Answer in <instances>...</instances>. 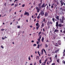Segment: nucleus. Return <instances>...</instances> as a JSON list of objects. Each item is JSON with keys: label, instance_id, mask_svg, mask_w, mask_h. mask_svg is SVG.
I'll return each mask as SVG.
<instances>
[{"label": "nucleus", "instance_id": "obj_32", "mask_svg": "<svg viewBox=\"0 0 65 65\" xmlns=\"http://www.w3.org/2000/svg\"><path fill=\"white\" fill-rule=\"evenodd\" d=\"M39 28V26H37L36 27L37 30H38V28Z\"/></svg>", "mask_w": 65, "mask_h": 65}, {"label": "nucleus", "instance_id": "obj_7", "mask_svg": "<svg viewBox=\"0 0 65 65\" xmlns=\"http://www.w3.org/2000/svg\"><path fill=\"white\" fill-rule=\"evenodd\" d=\"M41 3H40L38 4L39 7L40 8H40H41Z\"/></svg>", "mask_w": 65, "mask_h": 65}, {"label": "nucleus", "instance_id": "obj_5", "mask_svg": "<svg viewBox=\"0 0 65 65\" xmlns=\"http://www.w3.org/2000/svg\"><path fill=\"white\" fill-rule=\"evenodd\" d=\"M45 5V3H43V4H42V5H41V7L42 8H43V7H46V5Z\"/></svg>", "mask_w": 65, "mask_h": 65}, {"label": "nucleus", "instance_id": "obj_22", "mask_svg": "<svg viewBox=\"0 0 65 65\" xmlns=\"http://www.w3.org/2000/svg\"><path fill=\"white\" fill-rule=\"evenodd\" d=\"M57 56H58L57 55H55V58H56V59H57Z\"/></svg>", "mask_w": 65, "mask_h": 65}, {"label": "nucleus", "instance_id": "obj_51", "mask_svg": "<svg viewBox=\"0 0 65 65\" xmlns=\"http://www.w3.org/2000/svg\"><path fill=\"white\" fill-rule=\"evenodd\" d=\"M50 24H53V23H52V22H51V21H50Z\"/></svg>", "mask_w": 65, "mask_h": 65}, {"label": "nucleus", "instance_id": "obj_30", "mask_svg": "<svg viewBox=\"0 0 65 65\" xmlns=\"http://www.w3.org/2000/svg\"><path fill=\"white\" fill-rule=\"evenodd\" d=\"M43 51L44 52L45 54H46V51H45V49H44Z\"/></svg>", "mask_w": 65, "mask_h": 65}, {"label": "nucleus", "instance_id": "obj_37", "mask_svg": "<svg viewBox=\"0 0 65 65\" xmlns=\"http://www.w3.org/2000/svg\"><path fill=\"white\" fill-rule=\"evenodd\" d=\"M52 61V60H51L50 61H49V63H51V62Z\"/></svg>", "mask_w": 65, "mask_h": 65}, {"label": "nucleus", "instance_id": "obj_58", "mask_svg": "<svg viewBox=\"0 0 65 65\" xmlns=\"http://www.w3.org/2000/svg\"><path fill=\"white\" fill-rule=\"evenodd\" d=\"M37 44H39V42H37Z\"/></svg>", "mask_w": 65, "mask_h": 65}, {"label": "nucleus", "instance_id": "obj_45", "mask_svg": "<svg viewBox=\"0 0 65 65\" xmlns=\"http://www.w3.org/2000/svg\"><path fill=\"white\" fill-rule=\"evenodd\" d=\"M58 22H56V25H58Z\"/></svg>", "mask_w": 65, "mask_h": 65}, {"label": "nucleus", "instance_id": "obj_20", "mask_svg": "<svg viewBox=\"0 0 65 65\" xmlns=\"http://www.w3.org/2000/svg\"><path fill=\"white\" fill-rule=\"evenodd\" d=\"M39 62L40 63V64H41L42 63L41 62V59H40L39 60Z\"/></svg>", "mask_w": 65, "mask_h": 65}, {"label": "nucleus", "instance_id": "obj_19", "mask_svg": "<svg viewBox=\"0 0 65 65\" xmlns=\"http://www.w3.org/2000/svg\"><path fill=\"white\" fill-rule=\"evenodd\" d=\"M45 45L46 47H47V48L48 47V45H47V44H45Z\"/></svg>", "mask_w": 65, "mask_h": 65}, {"label": "nucleus", "instance_id": "obj_16", "mask_svg": "<svg viewBox=\"0 0 65 65\" xmlns=\"http://www.w3.org/2000/svg\"><path fill=\"white\" fill-rule=\"evenodd\" d=\"M18 4H15L14 6V7L15 8L17 6H18Z\"/></svg>", "mask_w": 65, "mask_h": 65}, {"label": "nucleus", "instance_id": "obj_2", "mask_svg": "<svg viewBox=\"0 0 65 65\" xmlns=\"http://www.w3.org/2000/svg\"><path fill=\"white\" fill-rule=\"evenodd\" d=\"M61 3V6H62L63 5H64V2L63 1L61 0L60 1Z\"/></svg>", "mask_w": 65, "mask_h": 65}, {"label": "nucleus", "instance_id": "obj_4", "mask_svg": "<svg viewBox=\"0 0 65 65\" xmlns=\"http://www.w3.org/2000/svg\"><path fill=\"white\" fill-rule=\"evenodd\" d=\"M36 9H37V11L38 12H39V9L38 8V7H36Z\"/></svg>", "mask_w": 65, "mask_h": 65}, {"label": "nucleus", "instance_id": "obj_41", "mask_svg": "<svg viewBox=\"0 0 65 65\" xmlns=\"http://www.w3.org/2000/svg\"><path fill=\"white\" fill-rule=\"evenodd\" d=\"M28 60H31V59H30V56H29V57H28Z\"/></svg>", "mask_w": 65, "mask_h": 65}, {"label": "nucleus", "instance_id": "obj_24", "mask_svg": "<svg viewBox=\"0 0 65 65\" xmlns=\"http://www.w3.org/2000/svg\"><path fill=\"white\" fill-rule=\"evenodd\" d=\"M38 57V58H37ZM38 59H39V56H37V57H36V60H37Z\"/></svg>", "mask_w": 65, "mask_h": 65}, {"label": "nucleus", "instance_id": "obj_53", "mask_svg": "<svg viewBox=\"0 0 65 65\" xmlns=\"http://www.w3.org/2000/svg\"><path fill=\"white\" fill-rule=\"evenodd\" d=\"M33 30H34V29H35V27H34L33 28Z\"/></svg>", "mask_w": 65, "mask_h": 65}, {"label": "nucleus", "instance_id": "obj_35", "mask_svg": "<svg viewBox=\"0 0 65 65\" xmlns=\"http://www.w3.org/2000/svg\"><path fill=\"white\" fill-rule=\"evenodd\" d=\"M25 6V4H23L22 5V7H24Z\"/></svg>", "mask_w": 65, "mask_h": 65}, {"label": "nucleus", "instance_id": "obj_6", "mask_svg": "<svg viewBox=\"0 0 65 65\" xmlns=\"http://www.w3.org/2000/svg\"><path fill=\"white\" fill-rule=\"evenodd\" d=\"M59 21L61 23H64V20H61V19H59Z\"/></svg>", "mask_w": 65, "mask_h": 65}, {"label": "nucleus", "instance_id": "obj_11", "mask_svg": "<svg viewBox=\"0 0 65 65\" xmlns=\"http://www.w3.org/2000/svg\"><path fill=\"white\" fill-rule=\"evenodd\" d=\"M41 28H42V27H44V23H42V25H41Z\"/></svg>", "mask_w": 65, "mask_h": 65}, {"label": "nucleus", "instance_id": "obj_55", "mask_svg": "<svg viewBox=\"0 0 65 65\" xmlns=\"http://www.w3.org/2000/svg\"><path fill=\"white\" fill-rule=\"evenodd\" d=\"M20 26H18V28H20Z\"/></svg>", "mask_w": 65, "mask_h": 65}, {"label": "nucleus", "instance_id": "obj_42", "mask_svg": "<svg viewBox=\"0 0 65 65\" xmlns=\"http://www.w3.org/2000/svg\"><path fill=\"white\" fill-rule=\"evenodd\" d=\"M44 37H43L42 39V40H44Z\"/></svg>", "mask_w": 65, "mask_h": 65}, {"label": "nucleus", "instance_id": "obj_1", "mask_svg": "<svg viewBox=\"0 0 65 65\" xmlns=\"http://www.w3.org/2000/svg\"><path fill=\"white\" fill-rule=\"evenodd\" d=\"M44 13L43 10H41L40 13V14L41 15V16H43V15H44Z\"/></svg>", "mask_w": 65, "mask_h": 65}, {"label": "nucleus", "instance_id": "obj_62", "mask_svg": "<svg viewBox=\"0 0 65 65\" xmlns=\"http://www.w3.org/2000/svg\"><path fill=\"white\" fill-rule=\"evenodd\" d=\"M30 28H32V25L30 26Z\"/></svg>", "mask_w": 65, "mask_h": 65}, {"label": "nucleus", "instance_id": "obj_54", "mask_svg": "<svg viewBox=\"0 0 65 65\" xmlns=\"http://www.w3.org/2000/svg\"><path fill=\"white\" fill-rule=\"evenodd\" d=\"M47 65H49V63H48V61L47 62Z\"/></svg>", "mask_w": 65, "mask_h": 65}, {"label": "nucleus", "instance_id": "obj_31", "mask_svg": "<svg viewBox=\"0 0 65 65\" xmlns=\"http://www.w3.org/2000/svg\"><path fill=\"white\" fill-rule=\"evenodd\" d=\"M62 62L64 64H65V61L64 60H63Z\"/></svg>", "mask_w": 65, "mask_h": 65}, {"label": "nucleus", "instance_id": "obj_47", "mask_svg": "<svg viewBox=\"0 0 65 65\" xmlns=\"http://www.w3.org/2000/svg\"><path fill=\"white\" fill-rule=\"evenodd\" d=\"M5 30V29H1V30L3 31H4V30Z\"/></svg>", "mask_w": 65, "mask_h": 65}, {"label": "nucleus", "instance_id": "obj_50", "mask_svg": "<svg viewBox=\"0 0 65 65\" xmlns=\"http://www.w3.org/2000/svg\"><path fill=\"white\" fill-rule=\"evenodd\" d=\"M53 38L54 39H56V37L54 36Z\"/></svg>", "mask_w": 65, "mask_h": 65}, {"label": "nucleus", "instance_id": "obj_52", "mask_svg": "<svg viewBox=\"0 0 65 65\" xmlns=\"http://www.w3.org/2000/svg\"><path fill=\"white\" fill-rule=\"evenodd\" d=\"M46 8L47 9H48V6H47L46 7Z\"/></svg>", "mask_w": 65, "mask_h": 65}, {"label": "nucleus", "instance_id": "obj_59", "mask_svg": "<svg viewBox=\"0 0 65 65\" xmlns=\"http://www.w3.org/2000/svg\"><path fill=\"white\" fill-rule=\"evenodd\" d=\"M51 8H54V6L53 5L51 6Z\"/></svg>", "mask_w": 65, "mask_h": 65}, {"label": "nucleus", "instance_id": "obj_26", "mask_svg": "<svg viewBox=\"0 0 65 65\" xmlns=\"http://www.w3.org/2000/svg\"><path fill=\"white\" fill-rule=\"evenodd\" d=\"M64 16H63L62 17V20H64Z\"/></svg>", "mask_w": 65, "mask_h": 65}, {"label": "nucleus", "instance_id": "obj_56", "mask_svg": "<svg viewBox=\"0 0 65 65\" xmlns=\"http://www.w3.org/2000/svg\"><path fill=\"white\" fill-rule=\"evenodd\" d=\"M43 32H44L45 31V30H44V28H43Z\"/></svg>", "mask_w": 65, "mask_h": 65}, {"label": "nucleus", "instance_id": "obj_13", "mask_svg": "<svg viewBox=\"0 0 65 65\" xmlns=\"http://www.w3.org/2000/svg\"><path fill=\"white\" fill-rule=\"evenodd\" d=\"M59 50H56V51H55L54 53H57V52H58Z\"/></svg>", "mask_w": 65, "mask_h": 65}, {"label": "nucleus", "instance_id": "obj_10", "mask_svg": "<svg viewBox=\"0 0 65 65\" xmlns=\"http://www.w3.org/2000/svg\"><path fill=\"white\" fill-rule=\"evenodd\" d=\"M57 20H59V16H57L55 18Z\"/></svg>", "mask_w": 65, "mask_h": 65}, {"label": "nucleus", "instance_id": "obj_38", "mask_svg": "<svg viewBox=\"0 0 65 65\" xmlns=\"http://www.w3.org/2000/svg\"><path fill=\"white\" fill-rule=\"evenodd\" d=\"M41 31H40V32H39V33H38V34H39V35H40V34H41Z\"/></svg>", "mask_w": 65, "mask_h": 65}, {"label": "nucleus", "instance_id": "obj_3", "mask_svg": "<svg viewBox=\"0 0 65 65\" xmlns=\"http://www.w3.org/2000/svg\"><path fill=\"white\" fill-rule=\"evenodd\" d=\"M24 15H27V16L29 15V13L28 12H27L26 11H25V13L24 14Z\"/></svg>", "mask_w": 65, "mask_h": 65}, {"label": "nucleus", "instance_id": "obj_34", "mask_svg": "<svg viewBox=\"0 0 65 65\" xmlns=\"http://www.w3.org/2000/svg\"><path fill=\"white\" fill-rule=\"evenodd\" d=\"M38 41L40 42V39H38Z\"/></svg>", "mask_w": 65, "mask_h": 65}, {"label": "nucleus", "instance_id": "obj_25", "mask_svg": "<svg viewBox=\"0 0 65 65\" xmlns=\"http://www.w3.org/2000/svg\"><path fill=\"white\" fill-rule=\"evenodd\" d=\"M36 26H38V25H39V24L38 23H37L36 24Z\"/></svg>", "mask_w": 65, "mask_h": 65}, {"label": "nucleus", "instance_id": "obj_40", "mask_svg": "<svg viewBox=\"0 0 65 65\" xmlns=\"http://www.w3.org/2000/svg\"><path fill=\"white\" fill-rule=\"evenodd\" d=\"M39 39H41V35H40V36L39 37Z\"/></svg>", "mask_w": 65, "mask_h": 65}, {"label": "nucleus", "instance_id": "obj_14", "mask_svg": "<svg viewBox=\"0 0 65 65\" xmlns=\"http://www.w3.org/2000/svg\"><path fill=\"white\" fill-rule=\"evenodd\" d=\"M40 14H39L38 16L37 17V19H39L40 18Z\"/></svg>", "mask_w": 65, "mask_h": 65}, {"label": "nucleus", "instance_id": "obj_43", "mask_svg": "<svg viewBox=\"0 0 65 65\" xmlns=\"http://www.w3.org/2000/svg\"><path fill=\"white\" fill-rule=\"evenodd\" d=\"M52 65H55V63H52Z\"/></svg>", "mask_w": 65, "mask_h": 65}, {"label": "nucleus", "instance_id": "obj_39", "mask_svg": "<svg viewBox=\"0 0 65 65\" xmlns=\"http://www.w3.org/2000/svg\"><path fill=\"white\" fill-rule=\"evenodd\" d=\"M33 46H36V44H34L33 45Z\"/></svg>", "mask_w": 65, "mask_h": 65}, {"label": "nucleus", "instance_id": "obj_60", "mask_svg": "<svg viewBox=\"0 0 65 65\" xmlns=\"http://www.w3.org/2000/svg\"><path fill=\"white\" fill-rule=\"evenodd\" d=\"M4 5H5V6H6V3H5Z\"/></svg>", "mask_w": 65, "mask_h": 65}, {"label": "nucleus", "instance_id": "obj_63", "mask_svg": "<svg viewBox=\"0 0 65 65\" xmlns=\"http://www.w3.org/2000/svg\"><path fill=\"white\" fill-rule=\"evenodd\" d=\"M35 15H37V13H36L35 14Z\"/></svg>", "mask_w": 65, "mask_h": 65}, {"label": "nucleus", "instance_id": "obj_48", "mask_svg": "<svg viewBox=\"0 0 65 65\" xmlns=\"http://www.w3.org/2000/svg\"><path fill=\"white\" fill-rule=\"evenodd\" d=\"M43 50L44 49L43 48V49L42 50V53H43Z\"/></svg>", "mask_w": 65, "mask_h": 65}, {"label": "nucleus", "instance_id": "obj_23", "mask_svg": "<svg viewBox=\"0 0 65 65\" xmlns=\"http://www.w3.org/2000/svg\"><path fill=\"white\" fill-rule=\"evenodd\" d=\"M40 47V46L39 45V44H38V46L37 47V48H39Z\"/></svg>", "mask_w": 65, "mask_h": 65}, {"label": "nucleus", "instance_id": "obj_8", "mask_svg": "<svg viewBox=\"0 0 65 65\" xmlns=\"http://www.w3.org/2000/svg\"><path fill=\"white\" fill-rule=\"evenodd\" d=\"M48 13H47V12L45 13V14H44L45 17H47V16L48 15Z\"/></svg>", "mask_w": 65, "mask_h": 65}, {"label": "nucleus", "instance_id": "obj_18", "mask_svg": "<svg viewBox=\"0 0 65 65\" xmlns=\"http://www.w3.org/2000/svg\"><path fill=\"white\" fill-rule=\"evenodd\" d=\"M57 62L58 63H59V62H60V59H58L57 60Z\"/></svg>", "mask_w": 65, "mask_h": 65}, {"label": "nucleus", "instance_id": "obj_57", "mask_svg": "<svg viewBox=\"0 0 65 65\" xmlns=\"http://www.w3.org/2000/svg\"><path fill=\"white\" fill-rule=\"evenodd\" d=\"M4 38V39H5V38H7V37H6V36H5Z\"/></svg>", "mask_w": 65, "mask_h": 65}, {"label": "nucleus", "instance_id": "obj_9", "mask_svg": "<svg viewBox=\"0 0 65 65\" xmlns=\"http://www.w3.org/2000/svg\"><path fill=\"white\" fill-rule=\"evenodd\" d=\"M59 27H63V25L62 24V23H60L59 24Z\"/></svg>", "mask_w": 65, "mask_h": 65}, {"label": "nucleus", "instance_id": "obj_64", "mask_svg": "<svg viewBox=\"0 0 65 65\" xmlns=\"http://www.w3.org/2000/svg\"><path fill=\"white\" fill-rule=\"evenodd\" d=\"M37 53H38V54H39V52L38 51Z\"/></svg>", "mask_w": 65, "mask_h": 65}, {"label": "nucleus", "instance_id": "obj_17", "mask_svg": "<svg viewBox=\"0 0 65 65\" xmlns=\"http://www.w3.org/2000/svg\"><path fill=\"white\" fill-rule=\"evenodd\" d=\"M58 42H59V43H58V44H59V45H61V44L60 43V41H58Z\"/></svg>", "mask_w": 65, "mask_h": 65}, {"label": "nucleus", "instance_id": "obj_27", "mask_svg": "<svg viewBox=\"0 0 65 65\" xmlns=\"http://www.w3.org/2000/svg\"><path fill=\"white\" fill-rule=\"evenodd\" d=\"M54 6L55 7V8H56L57 6V4H55L54 5Z\"/></svg>", "mask_w": 65, "mask_h": 65}, {"label": "nucleus", "instance_id": "obj_36", "mask_svg": "<svg viewBox=\"0 0 65 65\" xmlns=\"http://www.w3.org/2000/svg\"><path fill=\"white\" fill-rule=\"evenodd\" d=\"M59 26V25L58 24H56V27H58Z\"/></svg>", "mask_w": 65, "mask_h": 65}, {"label": "nucleus", "instance_id": "obj_28", "mask_svg": "<svg viewBox=\"0 0 65 65\" xmlns=\"http://www.w3.org/2000/svg\"><path fill=\"white\" fill-rule=\"evenodd\" d=\"M33 4V5H35V4H36V2H35H35H34Z\"/></svg>", "mask_w": 65, "mask_h": 65}, {"label": "nucleus", "instance_id": "obj_33", "mask_svg": "<svg viewBox=\"0 0 65 65\" xmlns=\"http://www.w3.org/2000/svg\"><path fill=\"white\" fill-rule=\"evenodd\" d=\"M43 21L44 22H45V18H43Z\"/></svg>", "mask_w": 65, "mask_h": 65}, {"label": "nucleus", "instance_id": "obj_46", "mask_svg": "<svg viewBox=\"0 0 65 65\" xmlns=\"http://www.w3.org/2000/svg\"><path fill=\"white\" fill-rule=\"evenodd\" d=\"M14 5V3H13L11 5V6H13V5Z\"/></svg>", "mask_w": 65, "mask_h": 65}, {"label": "nucleus", "instance_id": "obj_12", "mask_svg": "<svg viewBox=\"0 0 65 65\" xmlns=\"http://www.w3.org/2000/svg\"><path fill=\"white\" fill-rule=\"evenodd\" d=\"M58 31H59V30L56 29L54 30V32L53 33H55V32H58Z\"/></svg>", "mask_w": 65, "mask_h": 65}, {"label": "nucleus", "instance_id": "obj_21", "mask_svg": "<svg viewBox=\"0 0 65 65\" xmlns=\"http://www.w3.org/2000/svg\"><path fill=\"white\" fill-rule=\"evenodd\" d=\"M52 20L53 21V22L54 23V22H55V18H52Z\"/></svg>", "mask_w": 65, "mask_h": 65}, {"label": "nucleus", "instance_id": "obj_29", "mask_svg": "<svg viewBox=\"0 0 65 65\" xmlns=\"http://www.w3.org/2000/svg\"><path fill=\"white\" fill-rule=\"evenodd\" d=\"M60 10H62V11H64V9H62V8H60Z\"/></svg>", "mask_w": 65, "mask_h": 65}, {"label": "nucleus", "instance_id": "obj_15", "mask_svg": "<svg viewBox=\"0 0 65 65\" xmlns=\"http://www.w3.org/2000/svg\"><path fill=\"white\" fill-rule=\"evenodd\" d=\"M47 25L48 26L49 25H50V23L49 21H48L47 23Z\"/></svg>", "mask_w": 65, "mask_h": 65}, {"label": "nucleus", "instance_id": "obj_61", "mask_svg": "<svg viewBox=\"0 0 65 65\" xmlns=\"http://www.w3.org/2000/svg\"><path fill=\"white\" fill-rule=\"evenodd\" d=\"M60 32H61V33H62V30H60Z\"/></svg>", "mask_w": 65, "mask_h": 65}, {"label": "nucleus", "instance_id": "obj_49", "mask_svg": "<svg viewBox=\"0 0 65 65\" xmlns=\"http://www.w3.org/2000/svg\"><path fill=\"white\" fill-rule=\"evenodd\" d=\"M1 47H2V48H4V47H3V45H2L1 46Z\"/></svg>", "mask_w": 65, "mask_h": 65}, {"label": "nucleus", "instance_id": "obj_44", "mask_svg": "<svg viewBox=\"0 0 65 65\" xmlns=\"http://www.w3.org/2000/svg\"><path fill=\"white\" fill-rule=\"evenodd\" d=\"M47 61V58H46V59L45 60V61L46 62Z\"/></svg>", "mask_w": 65, "mask_h": 65}]
</instances>
